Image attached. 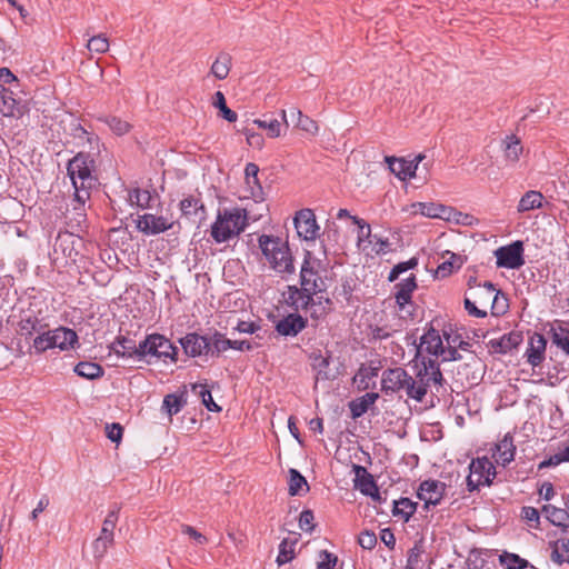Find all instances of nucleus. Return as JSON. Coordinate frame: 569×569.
Here are the masks:
<instances>
[{"mask_svg": "<svg viewBox=\"0 0 569 569\" xmlns=\"http://www.w3.org/2000/svg\"><path fill=\"white\" fill-rule=\"evenodd\" d=\"M87 48L91 52L104 53L109 50V40L104 34L92 36L88 40Z\"/></svg>", "mask_w": 569, "mask_h": 569, "instance_id": "53", "label": "nucleus"}, {"mask_svg": "<svg viewBox=\"0 0 569 569\" xmlns=\"http://www.w3.org/2000/svg\"><path fill=\"white\" fill-rule=\"evenodd\" d=\"M289 117H298V121L295 123V127L308 132V133H317L318 126L315 120H312L310 117L303 114L300 109L297 107H290L288 111L281 110V119L286 127L289 126Z\"/></svg>", "mask_w": 569, "mask_h": 569, "instance_id": "25", "label": "nucleus"}, {"mask_svg": "<svg viewBox=\"0 0 569 569\" xmlns=\"http://www.w3.org/2000/svg\"><path fill=\"white\" fill-rule=\"evenodd\" d=\"M47 328L48 323L44 322L43 318H39L33 309L29 308L21 311L17 332L19 336L24 337L26 340H30L34 333Z\"/></svg>", "mask_w": 569, "mask_h": 569, "instance_id": "13", "label": "nucleus"}, {"mask_svg": "<svg viewBox=\"0 0 569 569\" xmlns=\"http://www.w3.org/2000/svg\"><path fill=\"white\" fill-rule=\"evenodd\" d=\"M231 56L227 52H220L211 66L210 72L219 80L228 77L231 68Z\"/></svg>", "mask_w": 569, "mask_h": 569, "instance_id": "39", "label": "nucleus"}, {"mask_svg": "<svg viewBox=\"0 0 569 569\" xmlns=\"http://www.w3.org/2000/svg\"><path fill=\"white\" fill-rule=\"evenodd\" d=\"M308 326V319L298 311L288 313L274 325V330L282 337H297Z\"/></svg>", "mask_w": 569, "mask_h": 569, "instance_id": "17", "label": "nucleus"}, {"mask_svg": "<svg viewBox=\"0 0 569 569\" xmlns=\"http://www.w3.org/2000/svg\"><path fill=\"white\" fill-rule=\"evenodd\" d=\"M425 553L423 539L415 542L413 547L409 549L407 555L406 569H418L419 563L422 561L421 557Z\"/></svg>", "mask_w": 569, "mask_h": 569, "instance_id": "47", "label": "nucleus"}, {"mask_svg": "<svg viewBox=\"0 0 569 569\" xmlns=\"http://www.w3.org/2000/svg\"><path fill=\"white\" fill-rule=\"evenodd\" d=\"M492 468V462L487 457L472 459L469 465V475L466 479L469 492L478 491L483 486L486 472Z\"/></svg>", "mask_w": 569, "mask_h": 569, "instance_id": "19", "label": "nucleus"}, {"mask_svg": "<svg viewBox=\"0 0 569 569\" xmlns=\"http://www.w3.org/2000/svg\"><path fill=\"white\" fill-rule=\"evenodd\" d=\"M423 159L425 154H418L412 161H407L403 158H396L393 156H388L385 158L389 170L402 181L411 179L416 176L418 166Z\"/></svg>", "mask_w": 569, "mask_h": 569, "instance_id": "16", "label": "nucleus"}, {"mask_svg": "<svg viewBox=\"0 0 569 569\" xmlns=\"http://www.w3.org/2000/svg\"><path fill=\"white\" fill-rule=\"evenodd\" d=\"M547 347V339L543 335L535 332L529 341V347L526 351V357L528 363H530L533 368L539 367L545 360Z\"/></svg>", "mask_w": 569, "mask_h": 569, "instance_id": "22", "label": "nucleus"}, {"mask_svg": "<svg viewBox=\"0 0 569 569\" xmlns=\"http://www.w3.org/2000/svg\"><path fill=\"white\" fill-rule=\"evenodd\" d=\"M417 507L418 503L413 502L411 499L400 498L392 502V516L402 519L403 522H408L416 512Z\"/></svg>", "mask_w": 569, "mask_h": 569, "instance_id": "35", "label": "nucleus"}, {"mask_svg": "<svg viewBox=\"0 0 569 569\" xmlns=\"http://www.w3.org/2000/svg\"><path fill=\"white\" fill-rule=\"evenodd\" d=\"M353 471L356 475L355 487L365 496L371 495V491L376 490L377 487L373 476L369 473L365 467L359 465H353Z\"/></svg>", "mask_w": 569, "mask_h": 569, "instance_id": "32", "label": "nucleus"}, {"mask_svg": "<svg viewBox=\"0 0 569 569\" xmlns=\"http://www.w3.org/2000/svg\"><path fill=\"white\" fill-rule=\"evenodd\" d=\"M496 291V287L491 281H485L482 286H478V288L471 291V298L466 297L463 300V307L468 315L476 318H485L487 317V311L485 309H480L476 303H479L482 307L490 306V301L493 297V292Z\"/></svg>", "mask_w": 569, "mask_h": 569, "instance_id": "8", "label": "nucleus"}, {"mask_svg": "<svg viewBox=\"0 0 569 569\" xmlns=\"http://www.w3.org/2000/svg\"><path fill=\"white\" fill-rule=\"evenodd\" d=\"M525 248L521 240H516L495 250L497 268L520 269L525 264Z\"/></svg>", "mask_w": 569, "mask_h": 569, "instance_id": "9", "label": "nucleus"}, {"mask_svg": "<svg viewBox=\"0 0 569 569\" xmlns=\"http://www.w3.org/2000/svg\"><path fill=\"white\" fill-rule=\"evenodd\" d=\"M313 520H315V516H313L312 510H310V509L302 510L300 513V517H299L300 529H302L303 531H307V532H311L315 528V526L312 523Z\"/></svg>", "mask_w": 569, "mask_h": 569, "instance_id": "60", "label": "nucleus"}, {"mask_svg": "<svg viewBox=\"0 0 569 569\" xmlns=\"http://www.w3.org/2000/svg\"><path fill=\"white\" fill-rule=\"evenodd\" d=\"M311 359L313 360V363H312L313 368L318 370V376H321L322 379H328L329 377H328L326 370L330 365L331 356L328 355L325 357L319 351L318 353L313 352L311 355Z\"/></svg>", "mask_w": 569, "mask_h": 569, "instance_id": "55", "label": "nucleus"}, {"mask_svg": "<svg viewBox=\"0 0 569 569\" xmlns=\"http://www.w3.org/2000/svg\"><path fill=\"white\" fill-rule=\"evenodd\" d=\"M192 389L196 391L199 389V396L201 397L202 403L211 412H219L221 408L214 402L211 391L207 385L197 383L193 385Z\"/></svg>", "mask_w": 569, "mask_h": 569, "instance_id": "52", "label": "nucleus"}, {"mask_svg": "<svg viewBox=\"0 0 569 569\" xmlns=\"http://www.w3.org/2000/svg\"><path fill=\"white\" fill-rule=\"evenodd\" d=\"M212 104L219 110V116L228 122H236L238 119L237 112L228 108L224 94L221 91H217L212 98Z\"/></svg>", "mask_w": 569, "mask_h": 569, "instance_id": "44", "label": "nucleus"}, {"mask_svg": "<svg viewBox=\"0 0 569 569\" xmlns=\"http://www.w3.org/2000/svg\"><path fill=\"white\" fill-rule=\"evenodd\" d=\"M253 124L266 130L269 138H278L281 134L283 123L277 119H254Z\"/></svg>", "mask_w": 569, "mask_h": 569, "instance_id": "49", "label": "nucleus"}, {"mask_svg": "<svg viewBox=\"0 0 569 569\" xmlns=\"http://www.w3.org/2000/svg\"><path fill=\"white\" fill-rule=\"evenodd\" d=\"M550 337L552 343L569 357V327H552L550 329Z\"/></svg>", "mask_w": 569, "mask_h": 569, "instance_id": "42", "label": "nucleus"}, {"mask_svg": "<svg viewBox=\"0 0 569 569\" xmlns=\"http://www.w3.org/2000/svg\"><path fill=\"white\" fill-rule=\"evenodd\" d=\"M499 562L505 569H526L530 566L528 560L517 553L503 551L499 556Z\"/></svg>", "mask_w": 569, "mask_h": 569, "instance_id": "45", "label": "nucleus"}, {"mask_svg": "<svg viewBox=\"0 0 569 569\" xmlns=\"http://www.w3.org/2000/svg\"><path fill=\"white\" fill-rule=\"evenodd\" d=\"M123 435V427L120 423L113 422V423H107L106 426V436L109 440L112 442H120Z\"/></svg>", "mask_w": 569, "mask_h": 569, "instance_id": "61", "label": "nucleus"}, {"mask_svg": "<svg viewBox=\"0 0 569 569\" xmlns=\"http://www.w3.org/2000/svg\"><path fill=\"white\" fill-rule=\"evenodd\" d=\"M112 540L104 539L102 536H99L93 541V553L96 558H101L107 552L109 546L112 543Z\"/></svg>", "mask_w": 569, "mask_h": 569, "instance_id": "63", "label": "nucleus"}, {"mask_svg": "<svg viewBox=\"0 0 569 569\" xmlns=\"http://www.w3.org/2000/svg\"><path fill=\"white\" fill-rule=\"evenodd\" d=\"M130 200L132 203H136L138 207L146 209L150 207L151 194L148 190L133 189L130 191Z\"/></svg>", "mask_w": 569, "mask_h": 569, "instance_id": "57", "label": "nucleus"}, {"mask_svg": "<svg viewBox=\"0 0 569 569\" xmlns=\"http://www.w3.org/2000/svg\"><path fill=\"white\" fill-rule=\"evenodd\" d=\"M522 339L521 332L511 331L499 339L490 340L488 345L495 352L506 355L517 348L522 342Z\"/></svg>", "mask_w": 569, "mask_h": 569, "instance_id": "27", "label": "nucleus"}, {"mask_svg": "<svg viewBox=\"0 0 569 569\" xmlns=\"http://www.w3.org/2000/svg\"><path fill=\"white\" fill-rule=\"evenodd\" d=\"M136 224L137 229L147 236L159 234L173 227V222H170L166 217L152 213L138 216Z\"/></svg>", "mask_w": 569, "mask_h": 569, "instance_id": "18", "label": "nucleus"}, {"mask_svg": "<svg viewBox=\"0 0 569 569\" xmlns=\"http://www.w3.org/2000/svg\"><path fill=\"white\" fill-rule=\"evenodd\" d=\"M246 228V214L239 209L219 211L211 226V237L217 243H222L238 236Z\"/></svg>", "mask_w": 569, "mask_h": 569, "instance_id": "6", "label": "nucleus"}, {"mask_svg": "<svg viewBox=\"0 0 569 569\" xmlns=\"http://www.w3.org/2000/svg\"><path fill=\"white\" fill-rule=\"evenodd\" d=\"M259 248L269 261L272 269L278 272L293 273V258L287 242L279 237L261 234L258 238Z\"/></svg>", "mask_w": 569, "mask_h": 569, "instance_id": "4", "label": "nucleus"}, {"mask_svg": "<svg viewBox=\"0 0 569 569\" xmlns=\"http://www.w3.org/2000/svg\"><path fill=\"white\" fill-rule=\"evenodd\" d=\"M379 399V393L377 392H367L366 395L356 398L349 402V409L351 412L352 419H358L362 417L375 402Z\"/></svg>", "mask_w": 569, "mask_h": 569, "instance_id": "30", "label": "nucleus"}, {"mask_svg": "<svg viewBox=\"0 0 569 569\" xmlns=\"http://www.w3.org/2000/svg\"><path fill=\"white\" fill-rule=\"evenodd\" d=\"M413 213H420L428 218H439L446 221H453L459 224H466L465 221L458 217H462V212L456 210L452 207H448L435 202H416L412 206Z\"/></svg>", "mask_w": 569, "mask_h": 569, "instance_id": "10", "label": "nucleus"}, {"mask_svg": "<svg viewBox=\"0 0 569 569\" xmlns=\"http://www.w3.org/2000/svg\"><path fill=\"white\" fill-rule=\"evenodd\" d=\"M542 512L555 526L560 527L562 532L569 535V512L567 508H557L552 505H545Z\"/></svg>", "mask_w": 569, "mask_h": 569, "instance_id": "28", "label": "nucleus"}, {"mask_svg": "<svg viewBox=\"0 0 569 569\" xmlns=\"http://www.w3.org/2000/svg\"><path fill=\"white\" fill-rule=\"evenodd\" d=\"M72 202L74 203L73 204V209H72V212L71 211H67V216L66 218L69 220V224L74 228V227H78V228H81L82 224L86 223L87 221V213H86V203L87 201H80L74 194H73V199H72Z\"/></svg>", "mask_w": 569, "mask_h": 569, "instance_id": "37", "label": "nucleus"}, {"mask_svg": "<svg viewBox=\"0 0 569 569\" xmlns=\"http://www.w3.org/2000/svg\"><path fill=\"white\" fill-rule=\"evenodd\" d=\"M515 453L516 446L513 445V438L509 433L495 445L493 457L496 462L503 467L515 459Z\"/></svg>", "mask_w": 569, "mask_h": 569, "instance_id": "26", "label": "nucleus"}, {"mask_svg": "<svg viewBox=\"0 0 569 569\" xmlns=\"http://www.w3.org/2000/svg\"><path fill=\"white\" fill-rule=\"evenodd\" d=\"M94 171L96 160L90 151H79L67 163V174L72 182L74 196L81 202L90 200L91 191L98 183Z\"/></svg>", "mask_w": 569, "mask_h": 569, "instance_id": "2", "label": "nucleus"}, {"mask_svg": "<svg viewBox=\"0 0 569 569\" xmlns=\"http://www.w3.org/2000/svg\"><path fill=\"white\" fill-rule=\"evenodd\" d=\"M521 151L522 147L518 139L508 142L505 149L506 157L511 161H517Z\"/></svg>", "mask_w": 569, "mask_h": 569, "instance_id": "62", "label": "nucleus"}, {"mask_svg": "<svg viewBox=\"0 0 569 569\" xmlns=\"http://www.w3.org/2000/svg\"><path fill=\"white\" fill-rule=\"evenodd\" d=\"M241 132L246 136L247 142L250 147L261 149L264 144V139L262 134L254 132L252 129L246 127L241 130Z\"/></svg>", "mask_w": 569, "mask_h": 569, "instance_id": "59", "label": "nucleus"}, {"mask_svg": "<svg viewBox=\"0 0 569 569\" xmlns=\"http://www.w3.org/2000/svg\"><path fill=\"white\" fill-rule=\"evenodd\" d=\"M351 220L360 229L359 236H358V241L360 242V241L369 240V238L371 237L370 226L368 223H366V221L359 217H351Z\"/></svg>", "mask_w": 569, "mask_h": 569, "instance_id": "64", "label": "nucleus"}, {"mask_svg": "<svg viewBox=\"0 0 569 569\" xmlns=\"http://www.w3.org/2000/svg\"><path fill=\"white\" fill-rule=\"evenodd\" d=\"M289 495L290 496H298L300 495V491L302 487L305 486L309 490L308 482L306 478L297 470V469H289Z\"/></svg>", "mask_w": 569, "mask_h": 569, "instance_id": "50", "label": "nucleus"}, {"mask_svg": "<svg viewBox=\"0 0 569 569\" xmlns=\"http://www.w3.org/2000/svg\"><path fill=\"white\" fill-rule=\"evenodd\" d=\"M71 137L77 140L78 147L89 144L90 152L93 150L99 151V137L94 133L88 132L80 123H76L71 128Z\"/></svg>", "mask_w": 569, "mask_h": 569, "instance_id": "33", "label": "nucleus"}, {"mask_svg": "<svg viewBox=\"0 0 569 569\" xmlns=\"http://www.w3.org/2000/svg\"><path fill=\"white\" fill-rule=\"evenodd\" d=\"M358 543L363 549L372 550L377 545V536L373 531L363 530L358 537Z\"/></svg>", "mask_w": 569, "mask_h": 569, "instance_id": "58", "label": "nucleus"}, {"mask_svg": "<svg viewBox=\"0 0 569 569\" xmlns=\"http://www.w3.org/2000/svg\"><path fill=\"white\" fill-rule=\"evenodd\" d=\"M320 261L312 257L310 251H306L305 259L300 269V286H288L286 303L292 310L307 311L313 307L315 296L327 290L326 280L319 273Z\"/></svg>", "mask_w": 569, "mask_h": 569, "instance_id": "1", "label": "nucleus"}, {"mask_svg": "<svg viewBox=\"0 0 569 569\" xmlns=\"http://www.w3.org/2000/svg\"><path fill=\"white\" fill-rule=\"evenodd\" d=\"M259 167L253 162H248L244 168L246 183L250 189V194L256 202L264 200V192L258 178Z\"/></svg>", "mask_w": 569, "mask_h": 569, "instance_id": "24", "label": "nucleus"}, {"mask_svg": "<svg viewBox=\"0 0 569 569\" xmlns=\"http://www.w3.org/2000/svg\"><path fill=\"white\" fill-rule=\"evenodd\" d=\"M209 341V356L210 357H220L221 353L231 349L232 343L231 339H228L223 333L218 330H214L212 333H208Z\"/></svg>", "mask_w": 569, "mask_h": 569, "instance_id": "34", "label": "nucleus"}, {"mask_svg": "<svg viewBox=\"0 0 569 569\" xmlns=\"http://www.w3.org/2000/svg\"><path fill=\"white\" fill-rule=\"evenodd\" d=\"M187 403L183 395L169 393L164 397L162 409L166 410L169 417L177 415Z\"/></svg>", "mask_w": 569, "mask_h": 569, "instance_id": "46", "label": "nucleus"}, {"mask_svg": "<svg viewBox=\"0 0 569 569\" xmlns=\"http://www.w3.org/2000/svg\"><path fill=\"white\" fill-rule=\"evenodd\" d=\"M412 345L416 346L417 352L416 358L420 356L421 349L425 347V351L432 356H440L443 352V343L439 331L431 325L428 330L420 338L419 345L416 343V339L412 338Z\"/></svg>", "mask_w": 569, "mask_h": 569, "instance_id": "20", "label": "nucleus"}, {"mask_svg": "<svg viewBox=\"0 0 569 569\" xmlns=\"http://www.w3.org/2000/svg\"><path fill=\"white\" fill-rule=\"evenodd\" d=\"M445 253L450 254V258L438 266L436 273L440 278L449 277L453 271L459 270L465 261L460 254L450 251Z\"/></svg>", "mask_w": 569, "mask_h": 569, "instance_id": "38", "label": "nucleus"}, {"mask_svg": "<svg viewBox=\"0 0 569 569\" xmlns=\"http://www.w3.org/2000/svg\"><path fill=\"white\" fill-rule=\"evenodd\" d=\"M381 390L386 393L406 391L409 398L422 401L427 395V383H419L401 367L387 369L382 372Z\"/></svg>", "mask_w": 569, "mask_h": 569, "instance_id": "3", "label": "nucleus"}, {"mask_svg": "<svg viewBox=\"0 0 569 569\" xmlns=\"http://www.w3.org/2000/svg\"><path fill=\"white\" fill-rule=\"evenodd\" d=\"M120 506L114 503L112 509L108 512L101 528L100 536L104 539L113 541V530L119 519Z\"/></svg>", "mask_w": 569, "mask_h": 569, "instance_id": "43", "label": "nucleus"}, {"mask_svg": "<svg viewBox=\"0 0 569 569\" xmlns=\"http://www.w3.org/2000/svg\"><path fill=\"white\" fill-rule=\"evenodd\" d=\"M550 549V560L561 566L563 563L569 565V538H560L548 542Z\"/></svg>", "mask_w": 569, "mask_h": 569, "instance_id": "31", "label": "nucleus"}, {"mask_svg": "<svg viewBox=\"0 0 569 569\" xmlns=\"http://www.w3.org/2000/svg\"><path fill=\"white\" fill-rule=\"evenodd\" d=\"M110 350L118 357L141 360L140 343L131 338L119 336L116 341L111 343Z\"/></svg>", "mask_w": 569, "mask_h": 569, "instance_id": "23", "label": "nucleus"}, {"mask_svg": "<svg viewBox=\"0 0 569 569\" xmlns=\"http://www.w3.org/2000/svg\"><path fill=\"white\" fill-rule=\"evenodd\" d=\"M446 483L436 479H428L420 483L417 496L420 500L425 501L423 509L428 510L430 506L440 503L445 491Z\"/></svg>", "mask_w": 569, "mask_h": 569, "instance_id": "14", "label": "nucleus"}, {"mask_svg": "<svg viewBox=\"0 0 569 569\" xmlns=\"http://www.w3.org/2000/svg\"><path fill=\"white\" fill-rule=\"evenodd\" d=\"M298 543V538H284L279 545V553L277 557V563L282 566L284 563L290 562L296 557V546Z\"/></svg>", "mask_w": 569, "mask_h": 569, "instance_id": "41", "label": "nucleus"}, {"mask_svg": "<svg viewBox=\"0 0 569 569\" xmlns=\"http://www.w3.org/2000/svg\"><path fill=\"white\" fill-rule=\"evenodd\" d=\"M209 341L207 335H199L198 332H189L179 339L183 352L191 358L209 357Z\"/></svg>", "mask_w": 569, "mask_h": 569, "instance_id": "12", "label": "nucleus"}, {"mask_svg": "<svg viewBox=\"0 0 569 569\" xmlns=\"http://www.w3.org/2000/svg\"><path fill=\"white\" fill-rule=\"evenodd\" d=\"M418 266V259L417 258H410L407 261H402L397 263L390 271L388 276V281L393 282L396 281L399 276L410 269H413Z\"/></svg>", "mask_w": 569, "mask_h": 569, "instance_id": "54", "label": "nucleus"}, {"mask_svg": "<svg viewBox=\"0 0 569 569\" xmlns=\"http://www.w3.org/2000/svg\"><path fill=\"white\" fill-rule=\"evenodd\" d=\"M417 279L410 274L407 279L395 284L396 306L402 319H413L416 316V305L412 301V293L417 289Z\"/></svg>", "mask_w": 569, "mask_h": 569, "instance_id": "7", "label": "nucleus"}, {"mask_svg": "<svg viewBox=\"0 0 569 569\" xmlns=\"http://www.w3.org/2000/svg\"><path fill=\"white\" fill-rule=\"evenodd\" d=\"M104 122L118 136L126 134L127 132H129V130L131 128L129 122H127L118 117H114V116L107 117L104 119Z\"/></svg>", "mask_w": 569, "mask_h": 569, "instance_id": "56", "label": "nucleus"}, {"mask_svg": "<svg viewBox=\"0 0 569 569\" xmlns=\"http://www.w3.org/2000/svg\"><path fill=\"white\" fill-rule=\"evenodd\" d=\"M179 349L170 339L160 333L148 335L140 341L141 360L152 363L154 358L163 363L177 362Z\"/></svg>", "mask_w": 569, "mask_h": 569, "instance_id": "5", "label": "nucleus"}, {"mask_svg": "<svg viewBox=\"0 0 569 569\" xmlns=\"http://www.w3.org/2000/svg\"><path fill=\"white\" fill-rule=\"evenodd\" d=\"M543 196L539 191L530 190L527 191L518 203L519 212H527L529 210L541 208Z\"/></svg>", "mask_w": 569, "mask_h": 569, "instance_id": "40", "label": "nucleus"}, {"mask_svg": "<svg viewBox=\"0 0 569 569\" xmlns=\"http://www.w3.org/2000/svg\"><path fill=\"white\" fill-rule=\"evenodd\" d=\"M29 111L24 101L16 98L10 88H0V113L6 118H21Z\"/></svg>", "mask_w": 569, "mask_h": 569, "instance_id": "11", "label": "nucleus"}, {"mask_svg": "<svg viewBox=\"0 0 569 569\" xmlns=\"http://www.w3.org/2000/svg\"><path fill=\"white\" fill-rule=\"evenodd\" d=\"M33 348L38 353L44 352L48 349L54 348L51 330L44 329L37 333L33 339Z\"/></svg>", "mask_w": 569, "mask_h": 569, "instance_id": "51", "label": "nucleus"}, {"mask_svg": "<svg viewBox=\"0 0 569 569\" xmlns=\"http://www.w3.org/2000/svg\"><path fill=\"white\" fill-rule=\"evenodd\" d=\"M182 216L193 223H201L207 217V210L201 199L189 196L179 203Z\"/></svg>", "mask_w": 569, "mask_h": 569, "instance_id": "21", "label": "nucleus"}, {"mask_svg": "<svg viewBox=\"0 0 569 569\" xmlns=\"http://www.w3.org/2000/svg\"><path fill=\"white\" fill-rule=\"evenodd\" d=\"M297 233L305 240H315L318 237L319 226L311 209H301L293 218Z\"/></svg>", "mask_w": 569, "mask_h": 569, "instance_id": "15", "label": "nucleus"}, {"mask_svg": "<svg viewBox=\"0 0 569 569\" xmlns=\"http://www.w3.org/2000/svg\"><path fill=\"white\" fill-rule=\"evenodd\" d=\"M51 335L54 348H59L61 350L74 348V345L78 342L77 332L70 328L59 327L51 330Z\"/></svg>", "mask_w": 569, "mask_h": 569, "instance_id": "29", "label": "nucleus"}, {"mask_svg": "<svg viewBox=\"0 0 569 569\" xmlns=\"http://www.w3.org/2000/svg\"><path fill=\"white\" fill-rule=\"evenodd\" d=\"M73 371L81 378L96 380L104 375V369L97 362L80 361L76 365Z\"/></svg>", "mask_w": 569, "mask_h": 569, "instance_id": "36", "label": "nucleus"}, {"mask_svg": "<svg viewBox=\"0 0 569 569\" xmlns=\"http://www.w3.org/2000/svg\"><path fill=\"white\" fill-rule=\"evenodd\" d=\"M509 301L507 296L501 291L497 290L493 292V297L490 301L491 315L499 317L508 311Z\"/></svg>", "mask_w": 569, "mask_h": 569, "instance_id": "48", "label": "nucleus"}]
</instances>
